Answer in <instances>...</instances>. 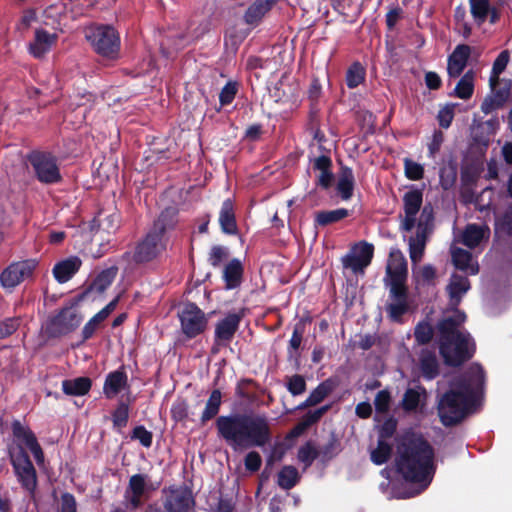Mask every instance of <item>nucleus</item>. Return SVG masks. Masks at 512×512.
<instances>
[{
	"label": "nucleus",
	"mask_w": 512,
	"mask_h": 512,
	"mask_svg": "<svg viewBox=\"0 0 512 512\" xmlns=\"http://www.w3.org/2000/svg\"><path fill=\"white\" fill-rule=\"evenodd\" d=\"M316 456L317 451L310 443L303 445L298 451V460L304 464L305 468L312 464Z\"/></svg>",
	"instance_id": "nucleus-47"
},
{
	"label": "nucleus",
	"mask_w": 512,
	"mask_h": 512,
	"mask_svg": "<svg viewBox=\"0 0 512 512\" xmlns=\"http://www.w3.org/2000/svg\"><path fill=\"white\" fill-rule=\"evenodd\" d=\"M390 288V301L387 304V312L392 321L400 322L401 317L408 311V299L405 287H399L397 291Z\"/></svg>",
	"instance_id": "nucleus-18"
},
{
	"label": "nucleus",
	"mask_w": 512,
	"mask_h": 512,
	"mask_svg": "<svg viewBox=\"0 0 512 512\" xmlns=\"http://www.w3.org/2000/svg\"><path fill=\"white\" fill-rule=\"evenodd\" d=\"M455 104H448L438 113V121L441 127L448 128L454 117Z\"/></svg>",
	"instance_id": "nucleus-51"
},
{
	"label": "nucleus",
	"mask_w": 512,
	"mask_h": 512,
	"mask_svg": "<svg viewBox=\"0 0 512 512\" xmlns=\"http://www.w3.org/2000/svg\"><path fill=\"white\" fill-rule=\"evenodd\" d=\"M452 261L455 267L470 275H476L479 272L478 262L472 254L462 248H451Z\"/></svg>",
	"instance_id": "nucleus-22"
},
{
	"label": "nucleus",
	"mask_w": 512,
	"mask_h": 512,
	"mask_svg": "<svg viewBox=\"0 0 512 512\" xmlns=\"http://www.w3.org/2000/svg\"><path fill=\"white\" fill-rule=\"evenodd\" d=\"M181 331L188 337L194 338L203 333L207 327V315L195 304L187 303L178 311Z\"/></svg>",
	"instance_id": "nucleus-9"
},
{
	"label": "nucleus",
	"mask_w": 512,
	"mask_h": 512,
	"mask_svg": "<svg viewBox=\"0 0 512 512\" xmlns=\"http://www.w3.org/2000/svg\"><path fill=\"white\" fill-rule=\"evenodd\" d=\"M501 106V100L498 98V96L491 94L488 95L481 105V110L485 114H489L499 108Z\"/></svg>",
	"instance_id": "nucleus-58"
},
{
	"label": "nucleus",
	"mask_w": 512,
	"mask_h": 512,
	"mask_svg": "<svg viewBox=\"0 0 512 512\" xmlns=\"http://www.w3.org/2000/svg\"><path fill=\"white\" fill-rule=\"evenodd\" d=\"M193 505L191 492L182 487L171 489L165 502V508L169 512H190Z\"/></svg>",
	"instance_id": "nucleus-15"
},
{
	"label": "nucleus",
	"mask_w": 512,
	"mask_h": 512,
	"mask_svg": "<svg viewBox=\"0 0 512 512\" xmlns=\"http://www.w3.org/2000/svg\"><path fill=\"white\" fill-rule=\"evenodd\" d=\"M299 480V473L293 466H285L278 473V485L283 489H291Z\"/></svg>",
	"instance_id": "nucleus-39"
},
{
	"label": "nucleus",
	"mask_w": 512,
	"mask_h": 512,
	"mask_svg": "<svg viewBox=\"0 0 512 512\" xmlns=\"http://www.w3.org/2000/svg\"><path fill=\"white\" fill-rule=\"evenodd\" d=\"M81 260L78 257H69L58 262L53 268V275L59 283H65L79 270Z\"/></svg>",
	"instance_id": "nucleus-23"
},
{
	"label": "nucleus",
	"mask_w": 512,
	"mask_h": 512,
	"mask_svg": "<svg viewBox=\"0 0 512 512\" xmlns=\"http://www.w3.org/2000/svg\"><path fill=\"white\" fill-rule=\"evenodd\" d=\"M470 289L469 280L466 277L454 274L447 287L451 304L456 306L459 304L462 296Z\"/></svg>",
	"instance_id": "nucleus-27"
},
{
	"label": "nucleus",
	"mask_w": 512,
	"mask_h": 512,
	"mask_svg": "<svg viewBox=\"0 0 512 512\" xmlns=\"http://www.w3.org/2000/svg\"><path fill=\"white\" fill-rule=\"evenodd\" d=\"M423 194L421 190L413 189L403 196V215L400 216V227L403 231L416 228L415 236L409 238V256L412 267L417 265L424 255L428 235L433 225V208L425 205L422 209Z\"/></svg>",
	"instance_id": "nucleus-4"
},
{
	"label": "nucleus",
	"mask_w": 512,
	"mask_h": 512,
	"mask_svg": "<svg viewBox=\"0 0 512 512\" xmlns=\"http://www.w3.org/2000/svg\"><path fill=\"white\" fill-rule=\"evenodd\" d=\"M65 6L62 2L57 4H52L47 7L44 11V14L47 19H50L51 22L47 21L46 24H54L55 22L60 21L62 14L64 13Z\"/></svg>",
	"instance_id": "nucleus-49"
},
{
	"label": "nucleus",
	"mask_w": 512,
	"mask_h": 512,
	"mask_svg": "<svg viewBox=\"0 0 512 512\" xmlns=\"http://www.w3.org/2000/svg\"><path fill=\"white\" fill-rule=\"evenodd\" d=\"M227 256V250L221 246H214L209 255V262L212 266L217 267Z\"/></svg>",
	"instance_id": "nucleus-57"
},
{
	"label": "nucleus",
	"mask_w": 512,
	"mask_h": 512,
	"mask_svg": "<svg viewBox=\"0 0 512 512\" xmlns=\"http://www.w3.org/2000/svg\"><path fill=\"white\" fill-rule=\"evenodd\" d=\"M490 229L486 225L469 224L461 234V241L469 248H476L489 239Z\"/></svg>",
	"instance_id": "nucleus-20"
},
{
	"label": "nucleus",
	"mask_w": 512,
	"mask_h": 512,
	"mask_svg": "<svg viewBox=\"0 0 512 512\" xmlns=\"http://www.w3.org/2000/svg\"><path fill=\"white\" fill-rule=\"evenodd\" d=\"M221 404V393L219 390H214L205 406V409L202 413L201 420L202 422H206L217 415L219 412Z\"/></svg>",
	"instance_id": "nucleus-40"
},
{
	"label": "nucleus",
	"mask_w": 512,
	"mask_h": 512,
	"mask_svg": "<svg viewBox=\"0 0 512 512\" xmlns=\"http://www.w3.org/2000/svg\"><path fill=\"white\" fill-rule=\"evenodd\" d=\"M56 36L49 34L43 30H37L35 33V39L30 44L29 50L34 57H42L55 43Z\"/></svg>",
	"instance_id": "nucleus-25"
},
{
	"label": "nucleus",
	"mask_w": 512,
	"mask_h": 512,
	"mask_svg": "<svg viewBox=\"0 0 512 512\" xmlns=\"http://www.w3.org/2000/svg\"><path fill=\"white\" fill-rule=\"evenodd\" d=\"M243 267L238 259L231 260L224 268L223 278L227 289H233L240 285Z\"/></svg>",
	"instance_id": "nucleus-29"
},
{
	"label": "nucleus",
	"mask_w": 512,
	"mask_h": 512,
	"mask_svg": "<svg viewBox=\"0 0 512 512\" xmlns=\"http://www.w3.org/2000/svg\"><path fill=\"white\" fill-rule=\"evenodd\" d=\"M219 223L221 229L226 234H235L237 231V225L235 220V214L233 209V204L230 200L224 201L220 215H219Z\"/></svg>",
	"instance_id": "nucleus-28"
},
{
	"label": "nucleus",
	"mask_w": 512,
	"mask_h": 512,
	"mask_svg": "<svg viewBox=\"0 0 512 512\" xmlns=\"http://www.w3.org/2000/svg\"><path fill=\"white\" fill-rule=\"evenodd\" d=\"M374 404H375L377 414L387 413L389 411V407H390L389 393L385 390L378 392L375 397Z\"/></svg>",
	"instance_id": "nucleus-50"
},
{
	"label": "nucleus",
	"mask_w": 512,
	"mask_h": 512,
	"mask_svg": "<svg viewBox=\"0 0 512 512\" xmlns=\"http://www.w3.org/2000/svg\"><path fill=\"white\" fill-rule=\"evenodd\" d=\"M415 338L418 343H428L433 336V327L429 322H420L415 328Z\"/></svg>",
	"instance_id": "nucleus-45"
},
{
	"label": "nucleus",
	"mask_w": 512,
	"mask_h": 512,
	"mask_svg": "<svg viewBox=\"0 0 512 512\" xmlns=\"http://www.w3.org/2000/svg\"><path fill=\"white\" fill-rule=\"evenodd\" d=\"M427 394L424 388L416 387L408 389L403 397L402 405L406 411H414L422 406L426 400Z\"/></svg>",
	"instance_id": "nucleus-31"
},
{
	"label": "nucleus",
	"mask_w": 512,
	"mask_h": 512,
	"mask_svg": "<svg viewBox=\"0 0 512 512\" xmlns=\"http://www.w3.org/2000/svg\"><path fill=\"white\" fill-rule=\"evenodd\" d=\"M510 59L509 52L507 50L502 51L495 59L489 78V85L491 90L494 91L499 82L500 74L506 69Z\"/></svg>",
	"instance_id": "nucleus-35"
},
{
	"label": "nucleus",
	"mask_w": 512,
	"mask_h": 512,
	"mask_svg": "<svg viewBox=\"0 0 512 512\" xmlns=\"http://www.w3.org/2000/svg\"><path fill=\"white\" fill-rule=\"evenodd\" d=\"M270 9L271 2L269 0H256L245 13L246 23L250 25L258 24Z\"/></svg>",
	"instance_id": "nucleus-30"
},
{
	"label": "nucleus",
	"mask_w": 512,
	"mask_h": 512,
	"mask_svg": "<svg viewBox=\"0 0 512 512\" xmlns=\"http://www.w3.org/2000/svg\"><path fill=\"white\" fill-rule=\"evenodd\" d=\"M81 320L76 309L65 308L52 320L51 330L56 334H65L78 327Z\"/></svg>",
	"instance_id": "nucleus-16"
},
{
	"label": "nucleus",
	"mask_w": 512,
	"mask_h": 512,
	"mask_svg": "<svg viewBox=\"0 0 512 512\" xmlns=\"http://www.w3.org/2000/svg\"><path fill=\"white\" fill-rule=\"evenodd\" d=\"M349 215V211L339 208L331 211H320L315 215V223L318 226H326L338 222Z\"/></svg>",
	"instance_id": "nucleus-36"
},
{
	"label": "nucleus",
	"mask_w": 512,
	"mask_h": 512,
	"mask_svg": "<svg viewBox=\"0 0 512 512\" xmlns=\"http://www.w3.org/2000/svg\"><path fill=\"white\" fill-rule=\"evenodd\" d=\"M187 411H188V405L183 400H178V401L174 402L171 407L172 417L176 421H182L183 419H185L187 417Z\"/></svg>",
	"instance_id": "nucleus-54"
},
{
	"label": "nucleus",
	"mask_w": 512,
	"mask_h": 512,
	"mask_svg": "<svg viewBox=\"0 0 512 512\" xmlns=\"http://www.w3.org/2000/svg\"><path fill=\"white\" fill-rule=\"evenodd\" d=\"M133 438L137 439L144 447H150L152 444V433L143 426H138L133 431Z\"/></svg>",
	"instance_id": "nucleus-55"
},
{
	"label": "nucleus",
	"mask_w": 512,
	"mask_h": 512,
	"mask_svg": "<svg viewBox=\"0 0 512 512\" xmlns=\"http://www.w3.org/2000/svg\"><path fill=\"white\" fill-rule=\"evenodd\" d=\"M36 260H25L12 263L0 275L1 285L6 289H12L22 281L32 276L37 267Z\"/></svg>",
	"instance_id": "nucleus-11"
},
{
	"label": "nucleus",
	"mask_w": 512,
	"mask_h": 512,
	"mask_svg": "<svg viewBox=\"0 0 512 512\" xmlns=\"http://www.w3.org/2000/svg\"><path fill=\"white\" fill-rule=\"evenodd\" d=\"M373 250V245L366 242L354 245L349 253L342 258L343 266L351 269L354 273H362L372 260Z\"/></svg>",
	"instance_id": "nucleus-13"
},
{
	"label": "nucleus",
	"mask_w": 512,
	"mask_h": 512,
	"mask_svg": "<svg viewBox=\"0 0 512 512\" xmlns=\"http://www.w3.org/2000/svg\"><path fill=\"white\" fill-rule=\"evenodd\" d=\"M288 390L293 395L302 394L305 391L304 379L299 375H295V376L291 377L288 381Z\"/></svg>",
	"instance_id": "nucleus-59"
},
{
	"label": "nucleus",
	"mask_w": 512,
	"mask_h": 512,
	"mask_svg": "<svg viewBox=\"0 0 512 512\" xmlns=\"http://www.w3.org/2000/svg\"><path fill=\"white\" fill-rule=\"evenodd\" d=\"M405 175L410 180H420L423 177L424 168L421 164L405 158L404 159Z\"/></svg>",
	"instance_id": "nucleus-44"
},
{
	"label": "nucleus",
	"mask_w": 512,
	"mask_h": 512,
	"mask_svg": "<svg viewBox=\"0 0 512 512\" xmlns=\"http://www.w3.org/2000/svg\"><path fill=\"white\" fill-rule=\"evenodd\" d=\"M12 432L14 438L20 443L16 449L23 448V445L26 446L34 456L37 465L42 466L44 464V453L34 433L19 421L13 422Z\"/></svg>",
	"instance_id": "nucleus-14"
},
{
	"label": "nucleus",
	"mask_w": 512,
	"mask_h": 512,
	"mask_svg": "<svg viewBox=\"0 0 512 512\" xmlns=\"http://www.w3.org/2000/svg\"><path fill=\"white\" fill-rule=\"evenodd\" d=\"M174 211L166 210L163 212L154 224L153 232L149 233L147 237L141 242L135 252L137 261L145 262L156 257L165 247L163 242V233L166 229L174 225Z\"/></svg>",
	"instance_id": "nucleus-6"
},
{
	"label": "nucleus",
	"mask_w": 512,
	"mask_h": 512,
	"mask_svg": "<svg viewBox=\"0 0 512 512\" xmlns=\"http://www.w3.org/2000/svg\"><path fill=\"white\" fill-rule=\"evenodd\" d=\"M91 387V381L89 378L80 377L72 380H65L62 383V388L67 395H84Z\"/></svg>",
	"instance_id": "nucleus-33"
},
{
	"label": "nucleus",
	"mask_w": 512,
	"mask_h": 512,
	"mask_svg": "<svg viewBox=\"0 0 512 512\" xmlns=\"http://www.w3.org/2000/svg\"><path fill=\"white\" fill-rule=\"evenodd\" d=\"M465 319V314L456 310L451 317L443 319L438 325L440 353L449 365H460L475 351V344L470 334L459 328Z\"/></svg>",
	"instance_id": "nucleus-5"
},
{
	"label": "nucleus",
	"mask_w": 512,
	"mask_h": 512,
	"mask_svg": "<svg viewBox=\"0 0 512 512\" xmlns=\"http://www.w3.org/2000/svg\"><path fill=\"white\" fill-rule=\"evenodd\" d=\"M61 512H76V501L71 494H64L61 499Z\"/></svg>",
	"instance_id": "nucleus-63"
},
{
	"label": "nucleus",
	"mask_w": 512,
	"mask_h": 512,
	"mask_svg": "<svg viewBox=\"0 0 512 512\" xmlns=\"http://www.w3.org/2000/svg\"><path fill=\"white\" fill-rule=\"evenodd\" d=\"M117 274L116 268L103 270L90 286L89 292L103 293L113 282Z\"/></svg>",
	"instance_id": "nucleus-34"
},
{
	"label": "nucleus",
	"mask_w": 512,
	"mask_h": 512,
	"mask_svg": "<svg viewBox=\"0 0 512 512\" xmlns=\"http://www.w3.org/2000/svg\"><path fill=\"white\" fill-rule=\"evenodd\" d=\"M146 485V476L142 474H136L130 478L127 494L133 508L140 506L141 497L146 491Z\"/></svg>",
	"instance_id": "nucleus-26"
},
{
	"label": "nucleus",
	"mask_w": 512,
	"mask_h": 512,
	"mask_svg": "<svg viewBox=\"0 0 512 512\" xmlns=\"http://www.w3.org/2000/svg\"><path fill=\"white\" fill-rule=\"evenodd\" d=\"M413 277L418 285H431L436 278V270L430 265H415L412 267Z\"/></svg>",
	"instance_id": "nucleus-37"
},
{
	"label": "nucleus",
	"mask_w": 512,
	"mask_h": 512,
	"mask_svg": "<svg viewBox=\"0 0 512 512\" xmlns=\"http://www.w3.org/2000/svg\"><path fill=\"white\" fill-rule=\"evenodd\" d=\"M470 12L474 22L480 26L486 20L495 24L499 20V12L490 3V0H469Z\"/></svg>",
	"instance_id": "nucleus-17"
},
{
	"label": "nucleus",
	"mask_w": 512,
	"mask_h": 512,
	"mask_svg": "<svg viewBox=\"0 0 512 512\" xmlns=\"http://www.w3.org/2000/svg\"><path fill=\"white\" fill-rule=\"evenodd\" d=\"M100 228L108 233L114 232L119 226V217L116 214L107 215L100 220Z\"/></svg>",
	"instance_id": "nucleus-56"
},
{
	"label": "nucleus",
	"mask_w": 512,
	"mask_h": 512,
	"mask_svg": "<svg viewBox=\"0 0 512 512\" xmlns=\"http://www.w3.org/2000/svg\"><path fill=\"white\" fill-rule=\"evenodd\" d=\"M471 49L468 45H458L449 56L447 71L450 77L457 78L466 67Z\"/></svg>",
	"instance_id": "nucleus-21"
},
{
	"label": "nucleus",
	"mask_w": 512,
	"mask_h": 512,
	"mask_svg": "<svg viewBox=\"0 0 512 512\" xmlns=\"http://www.w3.org/2000/svg\"><path fill=\"white\" fill-rule=\"evenodd\" d=\"M241 315L232 313L220 320L215 328V338L219 344L229 343L239 327Z\"/></svg>",
	"instance_id": "nucleus-19"
},
{
	"label": "nucleus",
	"mask_w": 512,
	"mask_h": 512,
	"mask_svg": "<svg viewBox=\"0 0 512 512\" xmlns=\"http://www.w3.org/2000/svg\"><path fill=\"white\" fill-rule=\"evenodd\" d=\"M396 467L405 481L415 486L409 491L397 493L396 496L414 497L426 489L432 481L435 471L433 450L423 439L406 436L398 446Z\"/></svg>",
	"instance_id": "nucleus-1"
},
{
	"label": "nucleus",
	"mask_w": 512,
	"mask_h": 512,
	"mask_svg": "<svg viewBox=\"0 0 512 512\" xmlns=\"http://www.w3.org/2000/svg\"><path fill=\"white\" fill-rule=\"evenodd\" d=\"M86 39L95 51L103 57L113 59L120 49V39L117 32L111 26L90 27L86 31Z\"/></svg>",
	"instance_id": "nucleus-7"
},
{
	"label": "nucleus",
	"mask_w": 512,
	"mask_h": 512,
	"mask_svg": "<svg viewBox=\"0 0 512 512\" xmlns=\"http://www.w3.org/2000/svg\"><path fill=\"white\" fill-rule=\"evenodd\" d=\"M18 320L7 319L0 322V338H5L11 335L18 327Z\"/></svg>",
	"instance_id": "nucleus-61"
},
{
	"label": "nucleus",
	"mask_w": 512,
	"mask_h": 512,
	"mask_svg": "<svg viewBox=\"0 0 512 512\" xmlns=\"http://www.w3.org/2000/svg\"><path fill=\"white\" fill-rule=\"evenodd\" d=\"M484 384V373L478 364H472L468 370L454 380L450 390L439 399L438 415L441 422L453 425L472 412L479 400Z\"/></svg>",
	"instance_id": "nucleus-2"
},
{
	"label": "nucleus",
	"mask_w": 512,
	"mask_h": 512,
	"mask_svg": "<svg viewBox=\"0 0 512 512\" xmlns=\"http://www.w3.org/2000/svg\"><path fill=\"white\" fill-rule=\"evenodd\" d=\"M218 434L234 451L262 447L270 439V427L263 415L234 414L216 421Z\"/></svg>",
	"instance_id": "nucleus-3"
},
{
	"label": "nucleus",
	"mask_w": 512,
	"mask_h": 512,
	"mask_svg": "<svg viewBox=\"0 0 512 512\" xmlns=\"http://www.w3.org/2000/svg\"><path fill=\"white\" fill-rule=\"evenodd\" d=\"M474 91V73L468 71L459 80L455 87V95L461 99H468L472 96Z\"/></svg>",
	"instance_id": "nucleus-38"
},
{
	"label": "nucleus",
	"mask_w": 512,
	"mask_h": 512,
	"mask_svg": "<svg viewBox=\"0 0 512 512\" xmlns=\"http://www.w3.org/2000/svg\"><path fill=\"white\" fill-rule=\"evenodd\" d=\"M261 466V457L259 453L252 451L245 457V467L250 471H257Z\"/></svg>",
	"instance_id": "nucleus-60"
},
{
	"label": "nucleus",
	"mask_w": 512,
	"mask_h": 512,
	"mask_svg": "<svg viewBox=\"0 0 512 512\" xmlns=\"http://www.w3.org/2000/svg\"><path fill=\"white\" fill-rule=\"evenodd\" d=\"M28 161L33 167L39 181L43 183H55L60 180L59 168L51 155L33 152L29 155Z\"/></svg>",
	"instance_id": "nucleus-10"
},
{
	"label": "nucleus",
	"mask_w": 512,
	"mask_h": 512,
	"mask_svg": "<svg viewBox=\"0 0 512 512\" xmlns=\"http://www.w3.org/2000/svg\"><path fill=\"white\" fill-rule=\"evenodd\" d=\"M127 387V376L123 371H113L106 377L103 392L107 398H114Z\"/></svg>",
	"instance_id": "nucleus-24"
},
{
	"label": "nucleus",
	"mask_w": 512,
	"mask_h": 512,
	"mask_svg": "<svg viewBox=\"0 0 512 512\" xmlns=\"http://www.w3.org/2000/svg\"><path fill=\"white\" fill-rule=\"evenodd\" d=\"M128 414V406L124 403L119 404L112 416L114 426L118 428L126 426L128 421Z\"/></svg>",
	"instance_id": "nucleus-48"
},
{
	"label": "nucleus",
	"mask_w": 512,
	"mask_h": 512,
	"mask_svg": "<svg viewBox=\"0 0 512 512\" xmlns=\"http://www.w3.org/2000/svg\"><path fill=\"white\" fill-rule=\"evenodd\" d=\"M119 297L113 299L109 304H107L101 311H99L96 315H94L90 321L95 324V326H99L101 322H103L110 313L116 308Z\"/></svg>",
	"instance_id": "nucleus-52"
},
{
	"label": "nucleus",
	"mask_w": 512,
	"mask_h": 512,
	"mask_svg": "<svg viewBox=\"0 0 512 512\" xmlns=\"http://www.w3.org/2000/svg\"><path fill=\"white\" fill-rule=\"evenodd\" d=\"M11 463L18 481L29 493H33L37 486L36 470L24 448L9 450Z\"/></svg>",
	"instance_id": "nucleus-8"
},
{
	"label": "nucleus",
	"mask_w": 512,
	"mask_h": 512,
	"mask_svg": "<svg viewBox=\"0 0 512 512\" xmlns=\"http://www.w3.org/2000/svg\"><path fill=\"white\" fill-rule=\"evenodd\" d=\"M237 93V87L235 83H227L221 90L219 100L221 105L230 104Z\"/></svg>",
	"instance_id": "nucleus-53"
},
{
	"label": "nucleus",
	"mask_w": 512,
	"mask_h": 512,
	"mask_svg": "<svg viewBox=\"0 0 512 512\" xmlns=\"http://www.w3.org/2000/svg\"><path fill=\"white\" fill-rule=\"evenodd\" d=\"M496 229H501L508 234H512V208L502 219H496Z\"/></svg>",
	"instance_id": "nucleus-62"
},
{
	"label": "nucleus",
	"mask_w": 512,
	"mask_h": 512,
	"mask_svg": "<svg viewBox=\"0 0 512 512\" xmlns=\"http://www.w3.org/2000/svg\"><path fill=\"white\" fill-rule=\"evenodd\" d=\"M331 392L328 382L321 383L307 398L304 406H313L320 403Z\"/></svg>",
	"instance_id": "nucleus-43"
},
{
	"label": "nucleus",
	"mask_w": 512,
	"mask_h": 512,
	"mask_svg": "<svg viewBox=\"0 0 512 512\" xmlns=\"http://www.w3.org/2000/svg\"><path fill=\"white\" fill-rule=\"evenodd\" d=\"M421 371L425 378L433 379L438 373V364L434 356L423 357L421 360Z\"/></svg>",
	"instance_id": "nucleus-46"
},
{
	"label": "nucleus",
	"mask_w": 512,
	"mask_h": 512,
	"mask_svg": "<svg viewBox=\"0 0 512 512\" xmlns=\"http://www.w3.org/2000/svg\"><path fill=\"white\" fill-rule=\"evenodd\" d=\"M354 188V175L350 168H343L340 172L337 191L342 199L348 200L351 198Z\"/></svg>",
	"instance_id": "nucleus-32"
},
{
	"label": "nucleus",
	"mask_w": 512,
	"mask_h": 512,
	"mask_svg": "<svg viewBox=\"0 0 512 512\" xmlns=\"http://www.w3.org/2000/svg\"><path fill=\"white\" fill-rule=\"evenodd\" d=\"M365 79V70L359 63L350 66L346 74V83L349 88L359 86Z\"/></svg>",
	"instance_id": "nucleus-42"
},
{
	"label": "nucleus",
	"mask_w": 512,
	"mask_h": 512,
	"mask_svg": "<svg viewBox=\"0 0 512 512\" xmlns=\"http://www.w3.org/2000/svg\"><path fill=\"white\" fill-rule=\"evenodd\" d=\"M327 411V407H321L314 411L308 412L304 417L303 421L308 425H312L313 423L317 422L323 414Z\"/></svg>",
	"instance_id": "nucleus-64"
},
{
	"label": "nucleus",
	"mask_w": 512,
	"mask_h": 512,
	"mask_svg": "<svg viewBox=\"0 0 512 512\" xmlns=\"http://www.w3.org/2000/svg\"><path fill=\"white\" fill-rule=\"evenodd\" d=\"M391 452V446L386 441L380 439L377 447L371 451V460L376 465H381L389 459Z\"/></svg>",
	"instance_id": "nucleus-41"
},
{
	"label": "nucleus",
	"mask_w": 512,
	"mask_h": 512,
	"mask_svg": "<svg viewBox=\"0 0 512 512\" xmlns=\"http://www.w3.org/2000/svg\"><path fill=\"white\" fill-rule=\"evenodd\" d=\"M387 286L397 291L399 287H405L407 277V261L399 249H392L387 263Z\"/></svg>",
	"instance_id": "nucleus-12"
}]
</instances>
